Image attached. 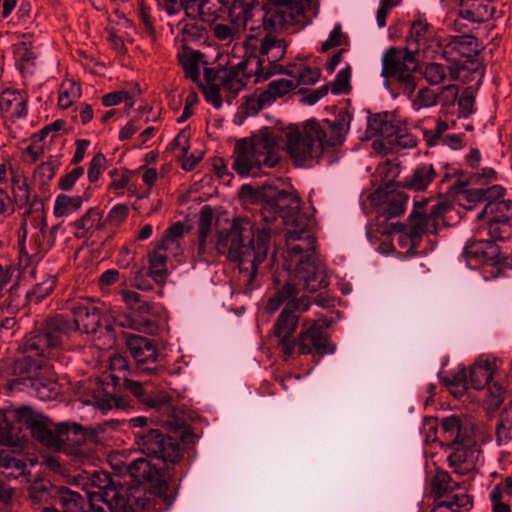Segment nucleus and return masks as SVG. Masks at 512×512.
Masks as SVG:
<instances>
[{
  "instance_id": "obj_1",
  "label": "nucleus",
  "mask_w": 512,
  "mask_h": 512,
  "mask_svg": "<svg viewBox=\"0 0 512 512\" xmlns=\"http://www.w3.org/2000/svg\"><path fill=\"white\" fill-rule=\"evenodd\" d=\"M260 216L266 224L282 219L286 231L287 268L295 267L296 275L303 280L304 287L318 291L328 286L324 273L311 261L316 243L311 232L313 221L299 211V199L281 191L275 198L262 203Z\"/></svg>"
},
{
  "instance_id": "obj_2",
  "label": "nucleus",
  "mask_w": 512,
  "mask_h": 512,
  "mask_svg": "<svg viewBox=\"0 0 512 512\" xmlns=\"http://www.w3.org/2000/svg\"><path fill=\"white\" fill-rule=\"evenodd\" d=\"M72 317L59 314L25 336L19 350L27 359L34 361L35 368H41L45 359L54 358L62 350H70L71 336L76 332L96 333L100 327V309L88 299H79L69 306Z\"/></svg>"
},
{
  "instance_id": "obj_3",
  "label": "nucleus",
  "mask_w": 512,
  "mask_h": 512,
  "mask_svg": "<svg viewBox=\"0 0 512 512\" xmlns=\"http://www.w3.org/2000/svg\"><path fill=\"white\" fill-rule=\"evenodd\" d=\"M440 49V42L433 25L421 16L416 17L406 36L405 48L389 47L382 55L381 76L393 79L403 94L411 96L417 87L416 56L433 58Z\"/></svg>"
},
{
  "instance_id": "obj_4",
  "label": "nucleus",
  "mask_w": 512,
  "mask_h": 512,
  "mask_svg": "<svg viewBox=\"0 0 512 512\" xmlns=\"http://www.w3.org/2000/svg\"><path fill=\"white\" fill-rule=\"evenodd\" d=\"M351 120L347 110H340L334 120H308L302 131L288 127L282 132L288 154L297 166H312L331 148L343 144Z\"/></svg>"
},
{
  "instance_id": "obj_5",
  "label": "nucleus",
  "mask_w": 512,
  "mask_h": 512,
  "mask_svg": "<svg viewBox=\"0 0 512 512\" xmlns=\"http://www.w3.org/2000/svg\"><path fill=\"white\" fill-rule=\"evenodd\" d=\"M276 5L264 11L254 0H202V21L213 22L220 17L224 8L242 22L243 28L253 31L254 22L263 21L273 29L284 27L287 23L300 21L307 0H276Z\"/></svg>"
},
{
  "instance_id": "obj_6",
  "label": "nucleus",
  "mask_w": 512,
  "mask_h": 512,
  "mask_svg": "<svg viewBox=\"0 0 512 512\" xmlns=\"http://www.w3.org/2000/svg\"><path fill=\"white\" fill-rule=\"evenodd\" d=\"M270 237L269 227L258 229L251 238L248 230L234 223L229 230L219 233L216 249L230 261L237 262L240 272L247 277V283L252 284L259 264L267 257Z\"/></svg>"
},
{
  "instance_id": "obj_7",
  "label": "nucleus",
  "mask_w": 512,
  "mask_h": 512,
  "mask_svg": "<svg viewBox=\"0 0 512 512\" xmlns=\"http://www.w3.org/2000/svg\"><path fill=\"white\" fill-rule=\"evenodd\" d=\"M295 277L302 289L306 290L303 280H300L296 274ZM300 290L301 287L298 285L286 283L268 299L266 304V309L270 313L276 312L281 305H285L273 325L272 332L278 339V347L286 361L292 358L296 351L294 333L299 325V314L308 311L312 304L310 297L306 295L297 297Z\"/></svg>"
},
{
  "instance_id": "obj_8",
  "label": "nucleus",
  "mask_w": 512,
  "mask_h": 512,
  "mask_svg": "<svg viewBox=\"0 0 512 512\" xmlns=\"http://www.w3.org/2000/svg\"><path fill=\"white\" fill-rule=\"evenodd\" d=\"M309 4L310 0H307L300 21L287 23L279 29H273L263 21L254 22L256 28L250 31L251 33L246 36L242 45L244 49L243 60L255 58L259 64L256 77L249 78L250 84L265 82L274 75L284 73L286 68L277 62L285 55L286 46L282 40L277 39L270 33H266V30L279 31L288 29V27L293 25L303 24L305 21V10L309 7Z\"/></svg>"
},
{
  "instance_id": "obj_9",
  "label": "nucleus",
  "mask_w": 512,
  "mask_h": 512,
  "mask_svg": "<svg viewBox=\"0 0 512 512\" xmlns=\"http://www.w3.org/2000/svg\"><path fill=\"white\" fill-rule=\"evenodd\" d=\"M279 131L261 129L251 139L237 141L233 153V169L242 177H258L264 169L275 167L280 160Z\"/></svg>"
},
{
  "instance_id": "obj_10",
  "label": "nucleus",
  "mask_w": 512,
  "mask_h": 512,
  "mask_svg": "<svg viewBox=\"0 0 512 512\" xmlns=\"http://www.w3.org/2000/svg\"><path fill=\"white\" fill-rule=\"evenodd\" d=\"M259 67L255 58L241 60L236 65L215 71L213 68L204 69V82L196 83L202 90L206 101L215 109L222 107L223 100L229 104L248 84L249 78L256 77Z\"/></svg>"
},
{
  "instance_id": "obj_11",
  "label": "nucleus",
  "mask_w": 512,
  "mask_h": 512,
  "mask_svg": "<svg viewBox=\"0 0 512 512\" xmlns=\"http://www.w3.org/2000/svg\"><path fill=\"white\" fill-rule=\"evenodd\" d=\"M441 429L442 445L451 449L447 458L449 466L459 475L472 472L479 453L473 425L451 415L442 419Z\"/></svg>"
},
{
  "instance_id": "obj_12",
  "label": "nucleus",
  "mask_w": 512,
  "mask_h": 512,
  "mask_svg": "<svg viewBox=\"0 0 512 512\" xmlns=\"http://www.w3.org/2000/svg\"><path fill=\"white\" fill-rule=\"evenodd\" d=\"M124 423L133 431L135 444L147 457L161 460L163 463H177L181 458L179 443L159 429L149 428V418L137 416Z\"/></svg>"
},
{
  "instance_id": "obj_13",
  "label": "nucleus",
  "mask_w": 512,
  "mask_h": 512,
  "mask_svg": "<svg viewBox=\"0 0 512 512\" xmlns=\"http://www.w3.org/2000/svg\"><path fill=\"white\" fill-rule=\"evenodd\" d=\"M452 205L446 200L431 201L423 198L414 201L413 210L409 215L407 234L414 244L426 233L435 234L446 226L445 215L451 211Z\"/></svg>"
},
{
  "instance_id": "obj_14",
  "label": "nucleus",
  "mask_w": 512,
  "mask_h": 512,
  "mask_svg": "<svg viewBox=\"0 0 512 512\" xmlns=\"http://www.w3.org/2000/svg\"><path fill=\"white\" fill-rule=\"evenodd\" d=\"M97 477L100 481L99 487L105 490L101 498L111 512H138L149 510L153 506L151 494H147L140 486L117 489L111 487L112 481L107 473H100Z\"/></svg>"
},
{
  "instance_id": "obj_15",
  "label": "nucleus",
  "mask_w": 512,
  "mask_h": 512,
  "mask_svg": "<svg viewBox=\"0 0 512 512\" xmlns=\"http://www.w3.org/2000/svg\"><path fill=\"white\" fill-rule=\"evenodd\" d=\"M505 190L490 199L477 215V223L482 231L494 239H506L512 225V201L504 199Z\"/></svg>"
},
{
  "instance_id": "obj_16",
  "label": "nucleus",
  "mask_w": 512,
  "mask_h": 512,
  "mask_svg": "<svg viewBox=\"0 0 512 512\" xmlns=\"http://www.w3.org/2000/svg\"><path fill=\"white\" fill-rule=\"evenodd\" d=\"M295 340L300 355L323 356L336 351V346L329 341L326 326L320 320L303 319L300 333Z\"/></svg>"
},
{
  "instance_id": "obj_17",
  "label": "nucleus",
  "mask_w": 512,
  "mask_h": 512,
  "mask_svg": "<svg viewBox=\"0 0 512 512\" xmlns=\"http://www.w3.org/2000/svg\"><path fill=\"white\" fill-rule=\"evenodd\" d=\"M430 488L437 500L454 501V504L464 511H469L473 507V498L468 493L466 483L454 481L444 470H438L431 478Z\"/></svg>"
},
{
  "instance_id": "obj_18",
  "label": "nucleus",
  "mask_w": 512,
  "mask_h": 512,
  "mask_svg": "<svg viewBox=\"0 0 512 512\" xmlns=\"http://www.w3.org/2000/svg\"><path fill=\"white\" fill-rule=\"evenodd\" d=\"M482 230V227L476 225L473 229L472 240L463 249L462 256L469 267H473L472 262L495 265L500 261V249L496 241H503L504 239H494Z\"/></svg>"
},
{
  "instance_id": "obj_19",
  "label": "nucleus",
  "mask_w": 512,
  "mask_h": 512,
  "mask_svg": "<svg viewBox=\"0 0 512 512\" xmlns=\"http://www.w3.org/2000/svg\"><path fill=\"white\" fill-rule=\"evenodd\" d=\"M14 417L23 423L39 442L49 447L58 448V424L52 430L49 427L48 419L42 414L36 413L28 406H21L15 409Z\"/></svg>"
},
{
  "instance_id": "obj_20",
  "label": "nucleus",
  "mask_w": 512,
  "mask_h": 512,
  "mask_svg": "<svg viewBox=\"0 0 512 512\" xmlns=\"http://www.w3.org/2000/svg\"><path fill=\"white\" fill-rule=\"evenodd\" d=\"M408 195L399 189L386 187L377 189L370 196L373 206L377 207V213L385 220L400 216L407 205Z\"/></svg>"
},
{
  "instance_id": "obj_21",
  "label": "nucleus",
  "mask_w": 512,
  "mask_h": 512,
  "mask_svg": "<svg viewBox=\"0 0 512 512\" xmlns=\"http://www.w3.org/2000/svg\"><path fill=\"white\" fill-rule=\"evenodd\" d=\"M127 348L140 372L153 373L156 371L158 352L151 339L139 335H130L127 338Z\"/></svg>"
},
{
  "instance_id": "obj_22",
  "label": "nucleus",
  "mask_w": 512,
  "mask_h": 512,
  "mask_svg": "<svg viewBox=\"0 0 512 512\" xmlns=\"http://www.w3.org/2000/svg\"><path fill=\"white\" fill-rule=\"evenodd\" d=\"M28 95L24 90L8 88L0 93V110L10 123L26 120Z\"/></svg>"
},
{
  "instance_id": "obj_23",
  "label": "nucleus",
  "mask_w": 512,
  "mask_h": 512,
  "mask_svg": "<svg viewBox=\"0 0 512 512\" xmlns=\"http://www.w3.org/2000/svg\"><path fill=\"white\" fill-rule=\"evenodd\" d=\"M365 135L367 138L380 136L384 139H389V144L398 143L399 145H403L405 147H412L415 145V142L412 138H409L405 142L401 141V138L403 137L398 136V129L388 113L371 115L368 118Z\"/></svg>"
},
{
  "instance_id": "obj_24",
  "label": "nucleus",
  "mask_w": 512,
  "mask_h": 512,
  "mask_svg": "<svg viewBox=\"0 0 512 512\" xmlns=\"http://www.w3.org/2000/svg\"><path fill=\"white\" fill-rule=\"evenodd\" d=\"M480 46L475 36L469 34L453 36L443 49V57L450 63L455 60L475 59Z\"/></svg>"
},
{
  "instance_id": "obj_25",
  "label": "nucleus",
  "mask_w": 512,
  "mask_h": 512,
  "mask_svg": "<svg viewBox=\"0 0 512 512\" xmlns=\"http://www.w3.org/2000/svg\"><path fill=\"white\" fill-rule=\"evenodd\" d=\"M123 385L130 391L142 404L157 411L169 412L172 407V398L166 393H148L140 382L124 378Z\"/></svg>"
},
{
  "instance_id": "obj_26",
  "label": "nucleus",
  "mask_w": 512,
  "mask_h": 512,
  "mask_svg": "<svg viewBox=\"0 0 512 512\" xmlns=\"http://www.w3.org/2000/svg\"><path fill=\"white\" fill-rule=\"evenodd\" d=\"M499 360L492 355H480L470 368L469 380L474 389L480 390L489 384L497 369Z\"/></svg>"
},
{
  "instance_id": "obj_27",
  "label": "nucleus",
  "mask_w": 512,
  "mask_h": 512,
  "mask_svg": "<svg viewBox=\"0 0 512 512\" xmlns=\"http://www.w3.org/2000/svg\"><path fill=\"white\" fill-rule=\"evenodd\" d=\"M58 441L61 447H71L69 453L80 455L84 452L82 446L89 439V431L76 423H59L58 424Z\"/></svg>"
},
{
  "instance_id": "obj_28",
  "label": "nucleus",
  "mask_w": 512,
  "mask_h": 512,
  "mask_svg": "<svg viewBox=\"0 0 512 512\" xmlns=\"http://www.w3.org/2000/svg\"><path fill=\"white\" fill-rule=\"evenodd\" d=\"M128 473L131 478L138 484L144 482H155L159 484V491L166 488V483L161 474V467H157L150 460L145 458L134 459L128 465Z\"/></svg>"
},
{
  "instance_id": "obj_29",
  "label": "nucleus",
  "mask_w": 512,
  "mask_h": 512,
  "mask_svg": "<svg viewBox=\"0 0 512 512\" xmlns=\"http://www.w3.org/2000/svg\"><path fill=\"white\" fill-rule=\"evenodd\" d=\"M449 77L454 81L480 83L484 77L485 68L480 61L475 59L455 60L448 66Z\"/></svg>"
},
{
  "instance_id": "obj_30",
  "label": "nucleus",
  "mask_w": 512,
  "mask_h": 512,
  "mask_svg": "<svg viewBox=\"0 0 512 512\" xmlns=\"http://www.w3.org/2000/svg\"><path fill=\"white\" fill-rule=\"evenodd\" d=\"M93 187L86 186L81 195L58 194L54 200L53 215L56 218L67 217L78 211L83 203L90 200Z\"/></svg>"
},
{
  "instance_id": "obj_31",
  "label": "nucleus",
  "mask_w": 512,
  "mask_h": 512,
  "mask_svg": "<svg viewBox=\"0 0 512 512\" xmlns=\"http://www.w3.org/2000/svg\"><path fill=\"white\" fill-rule=\"evenodd\" d=\"M102 211L98 207L89 208L80 218L71 222L69 226L73 229L76 238H86L94 231L103 227L101 222Z\"/></svg>"
},
{
  "instance_id": "obj_32",
  "label": "nucleus",
  "mask_w": 512,
  "mask_h": 512,
  "mask_svg": "<svg viewBox=\"0 0 512 512\" xmlns=\"http://www.w3.org/2000/svg\"><path fill=\"white\" fill-rule=\"evenodd\" d=\"M44 235L36 233L30 239V249L26 247L25 238L19 242V265L23 269L39 262L45 255L47 249L43 245Z\"/></svg>"
},
{
  "instance_id": "obj_33",
  "label": "nucleus",
  "mask_w": 512,
  "mask_h": 512,
  "mask_svg": "<svg viewBox=\"0 0 512 512\" xmlns=\"http://www.w3.org/2000/svg\"><path fill=\"white\" fill-rule=\"evenodd\" d=\"M11 174L12 193L18 205H26L30 199V189L26 179L18 172L12 170L7 163L0 164V183L7 181Z\"/></svg>"
},
{
  "instance_id": "obj_34",
  "label": "nucleus",
  "mask_w": 512,
  "mask_h": 512,
  "mask_svg": "<svg viewBox=\"0 0 512 512\" xmlns=\"http://www.w3.org/2000/svg\"><path fill=\"white\" fill-rule=\"evenodd\" d=\"M491 0H459V16L473 23L487 20L492 15Z\"/></svg>"
},
{
  "instance_id": "obj_35",
  "label": "nucleus",
  "mask_w": 512,
  "mask_h": 512,
  "mask_svg": "<svg viewBox=\"0 0 512 512\" xmlns=\"http://www.w3.org/2000/svg\"><path fill=\"white\" fill-rule=\"evenodd\" d=\"M435 176L436 172L433 165L422 163L417 165L411 174L403 179L402 186L410 190L422 191L431 184Z\"/></svg>"
},
{
  "instance_id": "obj_36",
  "label": "nucleus",
  "mask_w": 512,
  "mask_h": 512,
  "mask_svg": "<svg viewBox=\"0 0 512 512\" xmlns=\"http://www.w3.org/2000/svg\"><path fill=\"white\" fill-rule=\"evenodd\" d=\"M56 501L64 509L63 512H90L93 504L79 493L66 487L59 488Z\"/></svg>"
},
{
  "instance_id": "obj_37",
  "label": "nucleus",
  "mask_w": 512,
  "mask_h": 512,
  "mask_svg": "<svg viewBox=\"0 0 512 512\" xmlns=\"http://www.w3.org/2000/svg\"><path fill=\"white\" fill-rule=\"evenodd\" d=\"M169 250L158 245L157 248L149 254V267L147 275L156 283H162L168 275L167 258Z\"/></svg>"
},
{
  "instance_id": "obj_38",
  "label": "nucleus",
  "mask_w": 512,
  "mask_h": 512,
  "mask_svg": "<svg viewBox=\"0 0 512 512\" xmlns=\"http://www.w3.org/2000/svg\"><path fill=\"white\" fill-rule=\"evenodd\" d=\"M501 191L502 187L499 185H493L487 188H468L461 195V205L469 210L475 207L478 203L485 205Z\"/></svg>"
},
{
  "instance_id": "obj_39",
  "label": "nucleus",
  "mask_w": 512,
  "mask_h": 512,
  "mask_svg": "<svg viewBox=\"0 0 512 512\" xmlns=\"http://www.w3.org/2000/svg\"><path fill=\"white\" fill-rule=\"evenodd\" d=\"M0 468L3 469L2 473L6 478L18 479L23 477L29 481L27 476L30 472L27 471V464L14 457L10 452H0Z\"/></svg>"
},
{
  "instance_id": "obj_40",
  "label": "nucleus",
  "mask_w": 512,
  "mask_h": 512,
  "mask_svg": "<svg viewBox=\"0 0 512 512\" xmlns=\"http://www.w3.org/2000/svg\"><path fill=\"white\" fill-rule=\"evenodd\" d=\"M283 74L290 76L293 81L297 82V87L299 85H313L320 77V69L302 63H294L289 64Z\"/></svg>"
},
{
  "instance_id": "obj_41",
  "label": "nucleus",
  "mask_w": 512,
  "mask_h": 512,
  "mask_svg": "<svg viewBox=\"0 0 512 512\" xmlns=\"http://www.w3.org/2000/svg\"><path fill=\"white\" fill-rule=\"evenodd\" d=\"M13 54L16 67L22 74H31L35 65V53L31 45L27 42L21 41L14 45Z\"/></svg>"
},
{
  "instance_id": "obj_42",
  "label": "nucleus",
  "mask_w": 512,
  "mask_h": 512,
  "mask_svg": "<svg viewBox=\"0 0 512 512\" xmlns=\"http://www.w3.org/2000/svg\"><path fill=\"white\" fill-rule=\"evenodd\" d=\"M178 60L184 70L185 76L190 78L194 83H198L200 81L202 53L184 49L178 54Z\"/></svg>"
},
{
  "instance_id": "obj_43",
  "label": "nucleus",
  "mask_w": 512,
  "mask_h": 512,
  "mask_svg": "<svg viewBox=\"0 0 512 512\" xmlns=\"http://www.w3.org/2000/svg\"><path fill=\"white\" fill-rule=\"evenodd\" d=\"M82 95L80 85L72 79L62 81L58 90V106L61 109H68Z\"/></svg>"
},
{
  "instance_id": "obj_44",
  "label": "nucleus",
  "mask_w": 512,
  "mask_h": 512,
  "mask_svg": "<svg viewBox=\"0 0 512 512\" xmlns=\"http://www.w3.org/2000/svg\"><path fill=\"white\" fill-rule=\"evenodd\" d=\"M297 87V82L293 79H277L268 84L267 89L263 92L264 97L267 98L270 105L278 98H281L294 90Z\"/></svg>"
},
{
  "instance_id": "obj_45",
  "label": "nucleus",
  "mask_w": 512,
  "mask_h": 512,
  "mask_svg": "<svg viewBox=\"0 0 512 512\" xmlns=\"http://www.w3.org/2000/svg\"><path fill=\"white\" fill-rule=\"evenodd\" d=\"M20 431V427L12 423L6 413L0 412V445H15L19 440Z\"/></svg>"
},
{
  "instance_id": "obj_46",
  "label": "nucleus",
  "mask_w": 512,
  "mask_h": 512,
  "mask_svg": "<svg viewBox=\"0 0 512 512\" xmlns=\"http://www.w3.org/2000/svg\"><path fill=\"white\" fill-rule=\"evenodd\" d=\"M414 91L411 96L405 94L410 100L412 104V108L415 111H419L424 108H430L438 103V94L434 90L428 87H422L418 90L415 96H413Z\"/></svg>"
},
{
  "instance_id": "obj_47",
  "label": "nucleus",
  "mask_w": 512,
  "mask_h": 512,
  "mask_svg": "<svg viewBox=\"0 0 512 512\" xmlns=\"http://www.w3.org/2000/svg\"><path fill=\"white\" fill-rule=\"evenodd\" d=\"M512 440V409L502 412L496 425V441L505 445Z\"/></svg>"
},
{
  "instance_id": "obj_48",
  "label": "nucleus",
  "mask_w": 512,
  "mask_h": 512,
  "mask_svg": "<svg viewBox=\"0 0 512 512\" xmlns=\"http://www.w3.org/2000/svg\"><path fill=\"white\" fill-rule=\"evenodd\" d=\"M183 234L184 225L177 222L167 229L166 234L159 245L170 250L174 255H177L180 249L179 240L183 237Z\"/></svg>"
},
{
  "instance_id": "obj_49",
  "label": "nucleus",
  "mask_w": 512,
  "mask_h": 512,
  "mask_svg": "<svg viewBox=\"0 0 512 512\" xmlns=\"http://www.w3.org/2000/svg\"><path fill=\"white\" fill-rule=\"evenodd\" d=\"M447 70L448 67L440 63L430 62L425 65L424 78L431 86L439 85L446 79Z\"/></svg>"
},
{
  "instance_id": "obj_50",
  "label": "nucleus",
  "mask_w": 512,
  "mask_h": 512,
  "mask_svg": "<svg viewBox=\"0 0 512 512\" xmlns=\"http://www.w3.org/2000/svg\"><path fill=\"white\" fill-rule=\"evenodd\" d=\"M101 102L104 107H112L119 105L120 103H125L128 110L131 109L135 103L130 93L124 90L114 91L103 95Z\"/></svg>"
},
{
  "instance_id": "obj_51",
  "label": "nucleus",
  "mask_w": 512,
  "mask_h": 512,
  "mask_svg": "<svg viewBox=\"0 0 512 512\" xmlns=\"http://www.w3.org/2000/svg\"><path fill=\"white\" fill-rule=\"evenodd\" d=\"M105 163L106 157L102 153H97L96 155L93 156L89 163L87 171V178L90 183L88 186H97L96 184L105 169Z\"/></svg>"
},
{
  "instance_id": "obj_52",
  "label": "nucleus",
  "mask_w": 512,
  "mask_h": 512,
  "mask_svg": "<svg viewBox=\"0 0 512 512\" xmlns=\"http://www.w3.org/2000/svg\"><path fill=\"white\" fill-rule=\"evenodd\" d=\"M267 105H270V103L267 98L264 97L263 92H261L258 96L247 97L245 102L241 105L240 110L246 116H254Z\"/></svg>"
},
{
  "instance_id": "obj_53",
  "label": "nucleus",
  "mask_w": 512,
  "mask_h": 512,
  "mask_svg": "<svg viewBox=\"0 0 512 512\" xmlns=\"http://www.w3.org/2000/svg\"><path fill=\"white\" fill-rule=\"evenodd\" d=\"M84 175V168L82 166L74 167L72 170L67 171L58 179V188L62 191L68 192L73 189L77 181Z\"/></svg>"
},
{
  "instance_id": "obj_54",
  "label": "nucleus",
  "mask_w": 512,
  "mask_h": 512,
  "mask_svg": "<svg viewBox=\"0 0 512 512\" xmlns=\"http://www.w3.org/2000/svg\"><path fill=\"white\" fill-rule=\"evenodd\" d=\"M487 386V404L492 409H498L504 401L505 389L498 381H491Z\"/></svg>"
},
{
  "instance_id": "obj_55",
  "label": "nucleus",
  "mask_w": 512,
  "mask_h": 512,
  "mask_svg": "<svg viewBox=\"0 0 512 512\" xmlns=\"http://www.w3.org/2000/svg\"><path fill=\"white\" fill-rule=\"evenodd\" d=\"M214 36L220 41L232 42L239 37V26L231 24H216L213 27Z\"/></svg>"
},
{
  "instance_id": "obj_56",
  "label": "nucleus",
  "mask_w": 512,
  "mask_h": 512,
  "mask_svg": "<svg viewBox=\"0 0 512 512\" xmlns=\"http://www.w3.org/2000/svg\"><path fill=\"white\" fill-rule=\"evenodd\" d=\"M136 12L140 22L144 26V29L148 33V35H154V18L151 15V8L144 1H140L138 3Z\"/></svg>"
},
{
  "instance_id": "obj_57",
  "label": "nucleus",
  "mask_w": 512,
  "mask_h": 512,
  "mask_svg": "<svg viewBox=\"0 0 512 512\" xmlns=\"http://www.w3.org/2000/svg\"><path fill=\"white\" fill-rule=\"evenodd\" d=\"M350 78L351 74L349 67L341 69L331 84L332 93L339 95L347 92L350 87Z\"/></svg>"
},
{
  "instance_id": "obj_58",
  "label": "nucleus",
  "mask_w": 512,
  "mask_h": 512,
  "mask_svg": "<svg viewBox=\"0 0 512 512\" xmlns=\"http://www.w3.org/2000/svg\"><path fill=\"white\" fill-rule=\"evenodd\" d=\"M512 495V478L506 477L502 482L493 487L490 492V502L505 501V496Z\"/></svg>"
},
{
  "instance_id": "obj_59",
  "label": "nucleus",
  "mask_w": 512,
  "mask_h": 512,
  "mask_svg": "<svg viewBox=\"0 0 512 512\" xmlns=\"http://www.w3.org/2000/svg\"><path fill=\"white\" fill-rule=\"evenodd\" d=\"M122 298L130 309L140 312H145L148 310L147 303L142 299L141 295L135 291L123 290Z\"/></svg>"
},
{
  "instance_id": "obj_60",
  "label": "nucleus",
  "mask_w": 512,
  "mask_h": 512,
  "mask_svg": "<svg viewBox=\"0 0 512 512\" xmlns=\"http://www.w3.org/2000/svg\"><path fill=\"white\" fill-rule=\"evenodd\" d=\"M29 496L33 503L47 502L51 496V492L48 489V485L44 482H34L29 487Z\"/></svg>"
},
{
  "instance_id": "obj_61",
  "label": "nucleus",
  "mask_w": 512,
  "mask_h": 512,
  "mask_svg": "<svg viewBox=\"0 0 512 512\" xmlns=\"http://www.w3.org/2000/svg\"><path fill=\"white\" fill-rule=\"evenodd\" d=\"M437 94L438 102H440L442 106L449 107L457 100L459 89L454 84H448L443 86Z\"/></svg>"
},
{
  "instance_id": "obj_62",
  "label": "nucleus",
  "mask_w": 512,
  "mask_h": 512,
  "mask_svg": "<svg viewBox=\"0 0 512 512\" xmlns=\"http://www.w3.org/2000/svg\"><path fill=\"white\" fill-rule=\"evenodd\" d=\"M475 98L472 92L465 90L458 98L459 115L467 118L474 112Z\"/></svg>"
},
{
  "instance_id": "obj_63",
  "label": "nucleus",
  "mask_w": 512,
  "mask_h": 512,
  "mask_svg": "<svg viewBox=\"0 0 512 512\" xmlns=\"http://www.w3.org/2000/svg\"><path fill=\"white\" fill-rule=\"evenodd\" d=\"M35 391L36 395L39 399L43 401H48L56 398L58 395L57 384L55 382L49 381L47 383H35Z\"/></svg>"
},
{
  "instance_id": "obj_64",
  "label": "nucleus",
  "mask_w": 512,
  "mask_h": 512,
  "mask_svg": "<svg viewBox=\"0 0 512 512\" xmlns=\"http://www.w3.org/2000/svg\"><path fill=\"white\" fill-rule=\"evenodd\" d=\"M199 102L198 94L195 91H191L187 94L185 98V105L182 111V114L178 117V123H184L187 121L194 113V108Z\"/></svg>"
}]
</instances>
